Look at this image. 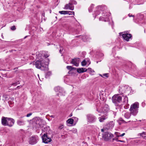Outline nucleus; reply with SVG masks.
Segmentation results:
<instances>
[{
	"mask_svg": "<svg viewBox=\"0 0 146 146\" xmlns=\"http://www.w3.org/2000/svg\"><path fill=\"white\" fill-rule=\"evenodd\" d=\"M47 63H46L45 59L39 60L36 62L34 61L33 63V64L35 65L36 68L44 71H47L48 70Z\"/></svg>",
	"mask_w": 146,
	"mask_h": 146,
	"instance_id": "nucleus-1",
	"label": "nucleus"
},
{
	"mask_svg": "<svg viewBox=\"0 0 146 146\" xmlns=\"http://www.w3.org/2000/svg\"><path fill=\"white\" fill-rule=\"evenodd\" d=\"M101 131L103 132L102 134V139L104 141H110L113 137V134L107 131L106 128L101 129Z\"/></svg>",
	"mask_w": 146,
	"mask_h": 146,
	"instance_id": "nucleus-2",
	"label": "nucleus"
},
{
	"mask_svg": "<svg viewBox=\"0 0 146 146\" xmlns=\"http://www.w3.org/2000/svg\"><path fill=\"white\" fill-rule=\"evenodd\" d=\"M139 108V104L137 102H135L132 104L129 109V111L131 114L135 116L138 113V108Z\"/></svg>",
	"mask_w": 146,
	"mask_h": 146,
	"instance_id": "nucleus-3",
	"label": "nucleus"
},
{
	"mask_svg": "<svg viewBox=\"0 0 146 146\" xmlns=\"http://www.w3.org/2000/svg\"><path fill=\"white\" fill-rule=\"evenodd\" d=\"M77 3L74 0H70L68 4H66L64 6V9H70L71 10H73L74 9V6L73 5L77 4Z\"/></svg>",
	"mask_w": 146,
	"mask_h": 146,
	"instance_id": "nucleus-4",
	"label": "nucleus"
},
{
	"mask_svg": "<svg viewBox=\"0 0 146 146\" xmlns=\"http://www.w3.org/2000/svg\"><path fill=\"white\" fill-rule=\"evenodd\" d=\"M122 97L121 96L117 94L114 95L112 98V101L116 105H117L118 103H121L122 101Z\"/></svg>",
	"mask_w": 146,
	"mask_h": 146,
	"instance_id": "nucleus-5",
	"label": "nucleus"
},
{
	"mask_svg": "<svg viewBox=\"0 0 146 146\" xmlns=\"http://www.w3.org/2000/svg\"><path fill=\"white\" fill-rule=\"evenodd\" d=\"M86 119L88 123H91L94 122L96 120L95 116L91 114H88L86 115Z\"/></svg>",
	"mask_w": 146,
	"mask_h": 146,
	"instance_id": "nucleus-6",
	"label": "nucleus"
},
{
	"mask_svg": "<svg viewBox=\"0 0 146 146\" xmlns=\"http://www.w3.org/2000/svg\"><path fill=\"white\" fill-rule=\"evenodd\" d=\"M42 142L45 143H48L51 141L52 139L49 134L47 133H44L42 137Z\"/></svg>",
	"mask_w": 146,
	"mask_h": 146,
	"instance_id": "nucleus-7",
	"label": "nucleus"
},
{
	"mask_svg": "<svg viewBox=\"0 0 146 146\" xmlns=\"http://www.w3.org/2000/svg\"><path fill=\"white\" fill-rule=\"evenodd\" d=\"M119 34L120 36L122 35L123 39L127 41H128L129 39L131 38L132 37V35L131 34L127 33L125 32L120 33Z\"/></svg>",
	"mask_w": 146,
	"mask_h": 146,
	"instance_id": "nucleus-8",
	"label": "nucleus"
},
{
	"mask_svg": "<svg viewBox=\"0 0 146 146\" xmlns=\"http://www.w3.org/2000/svg\"><path fill=\"white\" fill-rule=\"evenodd\" d=\"M38 140V137L36 135H34L30 138L29 142L30 144L33 145L36 144Z\"/></svg>",
	"mask_w": 146,
	"mask_h": 146,
	"instance_id": "nucleus-9",
	"label": "nucleus"
},
{
	"mask_svg": "<svg viewBox=\"0 0 146 146\" xmlns=\"http://www.w3.org/2000/svg\"><path fill=\"white\" fill-rule=\"evenodd\" d=\"M110 108L109 106L107 104H105L103 108H102L100 110H98V109L97 111L99 112L107 114L108 112L109 111Z\"/></svg>",
	"mask_w": 146,
	"mask_h": 146,
	"instance_id": "nucleus-10",
	"label": "nucleus"
},
{
	"mask_svg": "<svg viewBox=\"0 0 146 146\" xmlns=\"http://www.w3.org/2000/svg\"><path fill=\"white\" fill-rule=\"evenodd\" d=\"M80 60V59L78 58L73 59L71 63L76 66H79Z\"/></svg>",
	"mask_w": 146,
	"mask_h": 146,
	"instance_id": "nucleus-11",
	"label": "nucleus"
},
{
	"mask_svg": "<svg viewBox=\"0 0 146 146\" xmlns=\"http://www.w3.org/2000/svg\"><path fill=\"white\" fill-rule=\"evenodd\" d=\"M15 121L14 119L11 118H8L7 120V125L9 127L12 126L14 124Z\"/></svg>",
	"mask_w": 146,
	"mask_h": 146,
	"instance_id": "nucleus-12",
	"label": "nucleus"
},
{
	"mask_svg": "<svg viewBox=\"0 0 146 146\" xmlns=\"http://www.w3.org/2000/svg\"><path fill=\"white\" fill-rule=\"evenodd\" d=\"M8 117H2L1 119V123L4 126H6L7 125V120Z\"/></svg>",
	"mask_w": 146,
	"mask_h": 146,
	"instance_id": "nucleus-13",
	"label": "nucleus"
},
{
	"mask_svg": "<svg viewBox=\"0 0 146 146\" xmlns=\"http://www.w3.org/2000/svg\"><path fill=\"white\" fill-rule=\"evenodd\" d=\"M114 126V123L113 122H110L107 125V126L104 128H106L107 130L109 129H112Z\"/></svg>",
	"mask_w": 146,
	"mask_h": 146,
	"instance_id": "nucleus-14",
	"label": "nucleus"
},
{
	"mask_svg": "<svg viewBox=\"0 0 146 146\" xmlns=\"http://www.w3.org/2000/svg\"><path fill=\"white\" fill-rule=\"evenodd\" d=\"M87 71V69L83 68H78L77 69V72L79 73H83L86 72Z\"/></svg>",
	"mask_w": 146,
	"mask_h": 146,
	"instance_id": "nucleus-15",
	"label": "nucleus"
},
{
	"mask_svg": "<svg viewBox=\"0 0 146 146\" xmlns=\"http://www.w3.org/2000/svg\"><path fill=\"white\" fill-rule=\"evenodd\" d=\"M105 115L102 116L101 117L99 118V120L100 122H103L104 120L107 118V115L105 114Z\"/></svg>",
	"mask_w": 146,
	"mask_h": 146,
	"instance_id": "nucleus-16",
	"label": "nucleus"
},
{
	"mask_svg": "<svg viewBox=\"0 0 146 146\" xmlns=\"http://www.w3.org/2000/svg\"><path fill=\"white\" fill-rule=\"evenodd\" d=\"M76 37H80V38H81L84 41H86L88 38V36L85 35L76 36Z\"/></svg>",
	"mask_w": 146,
	"mask_h": 146,
	"instance_id": "nucleus-17",
	"label": "nucleus"
},
{
	"mask_svg": "<svg viewBox=\"0 0 146 146\" xmlns=\"http://www.w3.org/2000/svg\"><path fill=\"white\" fill-rule=\"evenodd\" d=\"M123 97V102L124 104H127L128 102V99L127 96H122Z\"/></svg>",
	"mask_w": 146,
	"mask_h": 146,
	"instance_id": "nucleus-18",
	"label": "nucleus"
},
{
	"mask_svg": "<svg viewBox=\"0 0 146 146\" xmlns=\"http://www.w3.org/2000/svg\"><path fill=\"white\" fill-rule=\"evenodd\" d=\"M125 88L124 87L121 88L119 89V92L120 94H122L125 92Z\"/></svg>",
	"mask_w": 146,
	"mask_h": 146,
	"instance_id": "nucleus-19",
	"label": "nucleus"
},
{
	"mask_svg": "<svg viewBox=\"0 0 146 146\" xmlns=\"http://www.w3.org/2000/svg\"><path fill=\"white\" fill-rule=\"evenodd\" d=\"M18 125L21 126L24 125V121L21 120H18L17 121Z\"/></svg>",
	"mask_w": 146,
	"mask_h": 146,
	"instance_id": "nucleus-20",
	"label": "nucleus"
},
{
	"mask_svg": "<svg viewBox=\"0 0 146 146\" xmlns=\"http://www.w3.org/2000/svg\"><path fill=\"white\" fill-rule=\"evenodd\" d=\"M57 95H58L59 97L61 96H64L65 95V93L64 91H62H62H59V93L57 94Z\"/></svg>",
	"mask_w": 146,
	"mask_h": 146,
	"instance_id": "nucleus-21",
	"label": "nucleus"
},
{
	"mask_svg": "<svg viewBox=\"0 0 146 146\" xmlns=\"http://www.w3.org/2000/svg\"><path fill=\"white\" fill-rule=\"evenodd\" d=\"M131 114V113H129V112H127L125 114L124 116L125 118L129 119L130 117Z\"/></svg>",
	"mask_w": 146,
	"mask_h": 146,
	"instance_id": "nucleus-22",
	"label": "nucleus"
},
{
	"mask_svg": "<svg viewBox=\"0 0 146 146\" xmlns=\"http://www.w3.org/2000/svg\"><path fill=\"white\" fill-rule=\"evenodd\" d=\"M138 136H140V137H143L144 138L146 137V132H143L141 133L138 134Z\"/></svg>",
	"mask_w": 146,
	"mask_h": 146,
	"instance_id": "nucleus-23",
	"label": "nucleus"
},
{
	"mask_svg": "<svg viewBox=\"0 0 146 146\" xmlns=\"http://www.w3.org/2000/svg\"><path fill=\"white\" fill-rule=\"evenodd\" d=\"M66 122L68 123L72 124H73L74 122V120L73 119H72V118H70L68 119L67 121Z\"/></svg>",
	"mask_w": 146,
	"mask_h": 146,
	"instance_id": "nucleus-24",
	"label": "nucleus"
},
{
	"mask_svg": "<svg viewBox=\"0 0 146 146\" xmlns=\"http://www.w3.org/2000/svg\"><path fill=\"white\" fill-rule=\"evenodd\" d=\"M54 90L56 92H59V91H62V90L61 89V88L59 87V86H57L55 87L54 88Z\"/></svg>",
	"mask_w": 146,
	"mask_h": 146,
	"instance_id": "nucleus-25",
	"label": "nucleus"
},
{
	"mask_svg": "<svg viewBox=\"0 0 146 146\" xmlns=\"http://www.w3.org/2000/svg\"><path fill=\"white\" fill-rule=\"evenodd\" d=\"M52 74L51 72L50 71H48L46 73L45 75V77L46 78H48Z\"/></svg>",
	"mask_w": 146,
	"mask_h": 146,
	"instance_id": "nucleus-26",
	"label": "nucleus"
},
{
	"mask_svg": "<svg viewBox=\"0 0 146 146\" xmlns=\"http://www.w3.org/2000/svg\"><path fill=\"white\" fill-rule=\"evenodd\" d=\"M108 18L107 17H106V18H105L104 17L101 16L99 18V20L100 21H108Z\"/></svg>",
	"mask_w": 146,
	"mask_h": 146,
	"instance_id": "nucleus-27",
	"label": "nucleus"
},
{
	"mask_svg": "<svg viewBox=\"0 0 146 146\" xmlns=\"http://www.w3.org/2000/svg\"><path fill=\"white\" fill-rule=\"evenodd\" d=\"M121 121L122 123H126V122L124 121L122 118H120L118 120V123L119 125H121Z\"/></svg>",
	"mask_w": 146,
	"mask_h": 146,
	"instance_id": "nucleus-28",
	"label": "nucleus"
},
{
	"mask_svg": "<svg viewBox=\"0 0 146 146\" xmlns=\"http://www.w3.org/2000/svg\"><path fill=\"white\" fill-rule=\"evenodd\" d=\"M87 62L85 60H84L82 62V65L83 66H85L87 64Z\"/></svg>",
	"mask_w": 146,
	"mask_h": 146,
	"instance_id": "nucleus-29",
	"label": "nucleus"
},
{
	"mask_svg": "<svg viewBox=\"0 0 146 146\" xmlns=\"http://www.w3.org/2000/svg\"><path fill=\"white\" fill-rule=\"evenodd\" d=\"M43 54H44V57L45 58H47L49 56V54L47 52H45Z\"/></svg>",
	"mask_w": 146,
	"mask_h": 146,
	"instance_id": "nucleus-30",
	"label": "nucleus"
},
{
	"mask_svg": "<svg viewBox=\"0 0 146 146\" xmlns=\"http://www.w3.org/2000/svg\"><path fill=\"white\" fill-rule=\"evenodd\" d=\"M59 13L61 14H66L67 13V11H59Z\"/></svg>",
	"mask_w": 146,
	"mask_h": 146,
	"instance_id": "nucleus-31",
	"label": "nucleus"
},
{
	"mask_svg": "<svg viewBox=\"0 0 146 146\" xmlns=\"http://www.w3.org/2000/svg\"><path fill=\"white\" fill-rule=\"evenodd\" d=\"M67 13L66 14H69V15H74V11H67Z\"/></svg>",
	"mask_w": 146,
	"mask_h": 146,
	"instance_id": "nucleus-32",
	"label": "nucleus"
},
{
	"mask_svg": "<svg viewBox=\"0 0 146 146\" xmlns=\"http://www.w3.org/2000/svg\"><path fill=\"white\" fill-rule=\"evenodd\" d=\"M87 70H88V72L90 73L94 72V71L93 70H92L91 68H88Z\"/></svg>",
	"mask_w": 146,
	"mask_h": 146,
	"instance_id": "nucleus-33",
	"label": "nucleus"
},
{
	"mask_svg": "<svg viewBox=\"0 0 146 146\" xmlns=\"http://www.w3.org/2000/svg\"><path fill=\"white\" fill-rule=\"evenodd\" d=\"M108 73H106V74H103L102 75H100V76H101L102 77H106V78H108Z\"/></svg>",
	"mask_w": 146,
	"mask_h": 146,
	"instance_id": "nucleus-34",
	"label": "nucleus"
},
{
	"mask_svg": "<svg viewBox=\"0 0 146 146\" xmlns=\"http://www.w3.org/2000/svg\"><path fill=\"white\" fill-rule=\"evenodd\" d=\"M66 68L68 70H69L70 71H71L72 70V66H66Z\"/></svg>",
	"mask_w": 146,
	"mask_h": 146,
	"instance_id": "nucleus-35",
	"label": "nucleus"
},
{
	"mask_svg": "<svg viewBox=\"0 0 146 146\" xmlns=\"http://www.w3.org/2000/svg\"><path fill=\"white\" fill-rule=\"evenodd\" d=\"M11 30L15 31L16 29V28L15 26H12L11 27Z\"/></svg>",
	"mask_w": 146,
	"mask_h": 146,
	"instance_id": "nucleus-36",
	"label": "nucleus"
},
{
	"mask_svg": "<svg viewBox=\"0 0 146 146\" xmlns=\"http://www.w3.org/2000/svg\"><path fill=\"white\" fill-rule=\"evenodd\" d=\"M62 137L64 139H65L67 137V135L65 134V135H61Z\"/></svg>",
	"mask_w": 146,
	"mask_h": 146,
	"instance_id": "nucleus-37",
	"label": "nucleus"
},
{
	"mask_svg": "<svg viewBox=\"0 0 146 146\" xmlns=\"http://www.w3.org/2000/svg\"><path fill=\"white\" fill-rule=\"evenodd\" d=\"M114 140H115L116 141H117V142H119V140L117 138H113L112 139V141L113 142Z\"/></svg>",
	"mask_w": 146,
	"mask_h": 146,
	"instance_id": "nucleus-38",
	"label": "nucleus"
},
{
	"mask_svg": "<svg viewBox=\"0 0 146 146\" xmlns=\"http://www.w3.org/2000/svg\"><path fill=\"white\" fill-rule=\"evenodd\" d=\"M129 105L128 104H127L125 106H124V108L125 109H127L129 108Z\"/></svg>",
	"mask_w": 146,
	"mask_h": 146,
	"instance_id": "nucleus-39",
	"label": "nucleus"
},
{
	"mask_svg": "<svg viewBox=\"0 0 146 146\" xmlns=\"http://www.w3.org/2000/svg\"><path fill=\"white\" fill-rule=\"evenodd\" d=\"M64 127V125H60L58 127V129H61Z\"/></svg>",
	"mask_w": 146,
	"mask_h": 146,
	"instance_id": "nucleus-40",
	"label": "nucleus"
},
{
	"mask_svg": "<svg viewBox=\"0 0 146 146\" xmlns=\"http://www.w3.org/2000/svg\"><path fill=\"white\" fill-rule=\"evenodd\" d=\"M102 97H101V96H100V99L102 100H103V101H104L105 100V98L104 97H103V95H102Z\"/></svg>",
	"mask_w": 146,
	"mask_h": 146,
	"instance_id": "nucleus-41",
	"label": "nucleus"
},
{
	"mask_svg": "<svg viewBox=\"0 0 146 146\" xmlns=\"http://www.w3.org/2000/svg\"><path fill=\"white\" fill-rule=\"evenodd\" d=\"M32 114V113H28L27 115H26V116L27 117H30V116H31Z\"/></svg>",
	"mask_w": 146,
	"mask_h": 146,
	"instance_id": "nucleus-42",
	"label": "nucleus"
},
{
	"mask_svg": "<svg viewBox=\"0 0 146 146\" xmlns=\"http://www.w3.org/2000/svg\"><path fill=\"white\" fill-rule=\"evenodd\" d=\"M125 134V133H123L121 135L117 136V137H121L123 136Z\"/></svg>",
	"mask_w": 146,
	"mask_h": 146,
	"instance_id": "nucleus-43",
	"label": "nucleus"
},
{
	"mask_svg": "<svg viewBox=\"0 0 146 146\" xmlns=\"http://www.w3.org/2000/svg\"><path fill=\"white\" fill-rule=\"evenodd\" d=\"M77 69L75 68L72 67V70H75Z\"/></svg>",
	"mask_w": 146,
	"mask_h": 146,
	"instance_id": "nucleus-44",
	"label": "nucleus"
},
{
	"mask_svg": "<svg viewBox=\"0 0 146 146\" xmlns=\"http://www.w3.org/2000/svg\"><path fill=\"white\" fill-rule=\"evenodd\" d=\"M128 16L129 17H133V16H133V15H130V14H129L128 15Z\"/></svg>",
	"mask_w": 146,
	"mask_h": 146,
	"instance_id": "nucleus-45",
	"label": "nucleus"
},
{
	"mask_svg": "<svg viewBox=\"0 0 146 146\" xmlns=\"http://www.w3.org/2000/svg\"><path fill=\"white\" fill-rule=\"evenodd\" d=\"M101 7H102V6H98V9H99L100 8V10H101Z\"/></svg>",
	"mask_w": 146,
	"mask_h": 146,
	"instance_id": "nucleus-46",
	"label": "nucleus"
},
{
	"mask_svg": "<svg viewBox=\"0 0 146 146\" xmlns=\"http://www.w3.org/2000/svg\"><path fill=\"white\" fill-rule=\"evenodd\" d=\"M119 142H123V143L125 142V141H122V140H119Z\"/></svg>",
	"mask_w": 146,
	"mask_h": 146,
	"instance_id": "nucleus-47",
	"label": "nucleus"
},
{
	"mask_svg": "<svg viewBox=\"0 0 146 146\" xmlns=\"http://www.w3.org/2000/svg\"><path fill=\"white\" fill-rule=\"evenodd\" d=\"M62 50L60 49L59 50V52L60 53H61Z\"/></svg>",
	"mask_w": 146,
	"mask_h": 146,
	"instance_id": "nucleus-48",
	"label": "nucleus"
},
{
	"mask_svg": "<svg viewBox=\"0 0 146 146\" xmlns=\"http://www.w3.org/2000/svg\"><path fill=\"white\" fill-rule=\"evenodd\" d=\"M89 11L90 12H91L92 11V9H89Z\"/></svg>",
	"mask_w": 146,
	"mask_h": 146,
	"instance_id": "nucleus-49",
	"label": "nucleus"
},
{
	"mask_svg": "<svg viewBox=\"0 0 146 146\" xmlns=\"http://www.w3.org/2000/svg\"><path fill=\"white\" fill-rule=\"evenodd\" d=\"M44 15H45V14L44 13H43L42 14V15L43 16H44Z\"/></svg>",
	"mask_w": 146,
	"mask_h": 146,
	"instance_id": "nucleus-50",
	"label": "nucleus"
},
{
	"mask_svg": "<svg viewBox=\"0 0 146 146\" xmlns=\"http://www.w3.org/2000/svg\"><path fill=\"white\" fill-rule=\"evenodd\" d=\"M72 113H71L70 114V115L69 116V117H71L72 116Z\"/></svg>",
	"mask_w": 146,
	"mask_h": 146,
	"instance_id": "nucleus-51",
	"label": "nucleus"
},
{
	"mask_svg": "<svg viewBox=\"0 0 146 146\" xmlns=\"http://www.w3.org/2000/svg\"><path fill=\"white\" fill-rule=\"evenodd\" d=\"M50 117H51L54 118V116L53 115H51L50 116Z\"/></svg>",
	"mask_w": 146,
	"mask_h": 146,
	"instance_id": "nucleus-52",
	"label": "nucleus"
},
{
	"mask_svg": "<svg viewBox=\"0 0 146 146\" xmlns=\"http://www.w3.org/2000/svg\"><path fill=\"white\" fill-rule=\"evenodd\" d=\"M13 86H15V85H16V83H14L13 84Z\"/></svg>",
	"mask_w": 146,
	"mask_h": 146,
	"instance_id": "nucleus-53",
	"label": "nucleus"
},
{
	"mask_svg": "<svg viewBox=\"0 0 146 146\" xmlns=\"http://www.w3.org/2000/svg\"><path fill=\"white\" fill-rule=\"evenodd\" d=\"M1 36L3 38H4V37H3V34H2Z\"/></svg>",
	"mask_w": 146,
	"mask_h": 146,
	"instance_id": "nucleus-54",
	"label": "nucleus"
},
{
	"mask_svg": "<svg viewBox=\"0 0 146 146\" xmlns=\"http://www.w3.org/2000/svg\"><path fill=\"white\" fill-rule=\"evenodd\" d=\"M27 37V36H26L24 38V39H25V38H26V37Z\"/></svg>",
	"mask_w": 146,
	"mask_h": 146,
	"instance_id": "nucleus-55",
	"label": "nucleus"
},
{
	"mask_svg": "<svg viewBox=\"0 0 146 146\" xmlns=\"http://www.w3.org/2000/svg\"><path fill=\"white\" fill-rule=\"evenodd\" d=\"M13 51V50H10V51L11 52H12Z\"/></svg>",
	"mask_w": 146,
	"mask_h": 146,
	"instance_id": "nucleus-56",
	"label": "nucleus"
},
{
	"mask_svg": "<svg viewBox=\"0 0 146 146\" xmlns=\"http://www.w3.org/2000/svg\"><path fill=\"white\" fill-rule=\"evenodd\" d=\"M75 119H76L77 120H78V118H77L75 117Z\"/></svg>",
	"mask_w": 146,
	"mask_h": 146,
	"instance_id": "nucleus-57",
	"label": "nucleus"
},
{
	"mask_svg": "<svg viewBox=\"0 0 146 146\" xmlns=\"http://www.w3.org/2000/svg\"><path fill=\"white\" fill-rule=\"evenodd\" d=\"M19 86H17V88H19Z\"/></svg>",
	"mask_w": 146,
	"mask_h": 146,
	"instance_id": "nucleus-58",
	"label": "nucleus"
},
{
	"mask_svg": "<svg viewBox=\"0 0 146 146\" xmlns=\"http://www.w3.org/2000/svg\"><path fill=\"white\" fill-rule=\"evenodd\" d=\"M75 132H76L77 131V130H76V129H75Z\"/></svg>",
	"mask_w": 146,
	"mask_h": 146,
	"instance_id": "nucleus-59",
	"label": "nucleus"
},
{
	"mask_svg": "<svg viewBox=\"0 0 146 146\" xmlns=\"http://www.w3.org/2000/svg\"><path fill=\"white\" fill-rule=\"evenodd\" d=\"M45 60H48V59H46V58H45Z\"/></svg>",
	"mask_w": 146,
	"mask_h": 146,
	"instance_id": "nucleus-60",
	"label": "nucleus"
},
{
	"mask_svg": "<svg viewBox=\"0 0 146 146\" xmlns=\"http://www.w3.org/2000/svg\"><path fill=\"white\" fill-rule=\"evenodd\" d=\"M99 12V11H97L96 12Z\"/></svg>",
	"mask_w": 146,
	"mask_h": 146,
	"instance_id": "nucleus-61",
	"label": "nucleus"
},
{
	"mask_svg": "<svg viewBox=\"0 0 146 146\" xmlns=\"http://www.w3.org/2000/svg\"><path fill=\"white\" fill-rule=\"evenodd\" d=\"M56 18H57V17H56Z\"/></svg>",
	"mask_w": 146,
	"mask_h": 146,
	"instance_id": "nucleus-62",
	"label": "nucleus"
},
{
	"mask_svg": "<svg viewBox=\"0 0 146 146\" xmlns=\"http://www.w3.org/2000/svg\"><path fill=\"white\" fill-rule=\"evenodd\" d=\"M0 146H1V145H0Z\"/></svg>",
	"mask_w": 146,
	"mask_h": 146,
	"instance_id": "nucleus-63",
	"label": "nucleus"
}]
</instances>
